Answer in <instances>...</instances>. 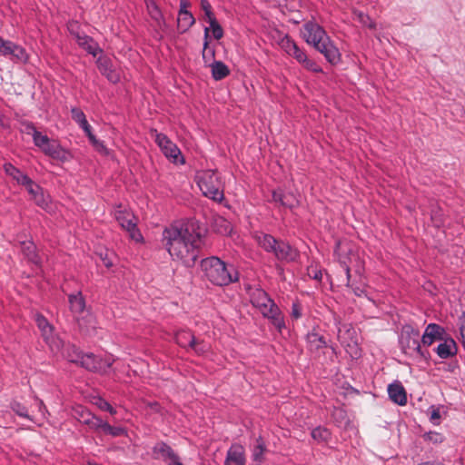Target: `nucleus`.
<instances>
[{"mask_svg": "<svg viewBox=\"0 0 465 465\" xmlns=\"http://www.w3.org/2000/svg\"><path fill=\"white\" fill-rule=\"evenodd\" d=\"M201 238L197 222L172 224L163 232V244L173 260L188 267L194 265L198 258Z\"/></svg>", "mask_w": 465, "mask_h": 465, "instance_id": "f257e3e1", "label": "nucleus"}, {"mask_svg": "<svg viewBox=\"0 0 465 465\" xmlns=\"http://www.w3.org/2000/svg\"><path fill=\"white\" fill-rule=\"evenodd\" d=\"M302 34L306 43L322 54L329 63L337 64L341 61L338 48L320 25L307 22L302 26Z\"/></svg>", "mask_w": 465, "mask_h": 465, "instance_id": "f03ea898", "label": "nucleus"}, {"mask_svg": "<svg viewBox=\"0 0 465 465\" xmlns=\"http://www.w3.org/2000/svg\"><path fill=\"white\" fill-rule=\"evenodd\" d=\"M201 266L205 277L217 286H226L239 280V273L234 266L226 264L216 256L203 259Z\"/></svg>", "mask_w": 465, "mask_h": 465, "instance_id": "7ed1b4c3", "label": "nucleus"}, {"mask_svg": "<svg viewBox=\"0 0 465 465\" xmlns=\"http://www.w3.org/2000/svg\"><path fill=\"white\" fill-rule=\"evenodd\" d=\"M253 238L260 247L267 252L273 253L280 262H292L299 258L300 254L297 249L287 242L277 240L271 234L255 232Z\"/></svg>", "mask_w": 465, "mask_h": 465, "instance_id": "20e7f679", "label": "nucleus"}, {"mask_svg": "<svg viewBox=\"0 0 465 465\" xmlns=\"http://www.w3.org/2000/svg\"><path fill=\"white\" fill-rule=\"evenodd\" d=\"M195 182L205 197L216 203L223 201L224 186L215 171L203 170L198 172L195 175Z\"/></svg>", "mask_w": 465, "mask_h": 465, "instance_id": "39448f33", "label": "nucleus"}, {"mask_svg": "<svg viewBox=\"0 0 465 465\" xmlns=\"http://www.w3.org/2000/svg\"><path fill=\"white\" fill-rule=\"evenodd\" d=\"M252 303L259 309L264 317L271 320L279 331L285 327L283 316L280 309L263 290L257 289L252 292Z\"/></svg>", "mask_w": 465, "mask_h": 465, "instance_id": "423d86ee", "label": "nucleus"}, {"mask_svg": "<svg viewBox=\"0 0 465 465\" xmlns=\"http://www.w3.org/2000/svg\"><path fill=\"white\" fill-rule=\"evenodd\" d=\"M400 345L402 351L415 359H427L428 351H423L420 343V331L407 324L402 327Z\"/></svg>", "mask_w": 465, "mask_h": 465, "instance_id": "0eeeda50", "label": "nucleus"}, {"mask_svg": "<svg viewBox=\"0 0 465 465\" xmlns=\"http://www.w3.org/2000/svg\"><path fill=\"white\" fill-rule=\"evenodd\" d=\"M70 310L74 314V320L77 322L79 328L85 333L90 332V329L94 328V320L92 314L85 312V302L81 292L70 294L69 297Z\"/></svg>", "mask_w": 465, "mask_h": 465, "instance_id": "6e6552de", "label": "nucleus"}, {"mask_svg": "<svg viewBox=\"0 0 465 465\" xmlns=\"http://www.w3.org/2000/svg\"><path fill=\"white\" fill-rule=\"evenodd\" d=\"M335 323L338 326L337 338L339 341L351 357L358 358L361 353L355 329L349 323H341L338 318H335Z\"/></svg>", "mask_w": 465, "mask_h": 465, "instance_id": "1a4fd4ad", "label": "nucleus"}, {"mask_svg": "<svg viewBox=\"0 0 465 465\" xmlns=\"http://www.w3.org/2000/svg\"><path fill=\"white\" fill-rule=\"evenodd\" d=\"M334 253L339 262L341 263V265L342 266L343 270L346 272V286L351 288L355 295L361 296V294L363 293V290L361 289L360 287H352V285H351V270L348 264V262L351 261V257H349V254H352L351 246L346 242H338L336 244Z\"/></svg>", "mask_w": 465, "mask_h": 465, "instance_id": "9d476101", "label": "nucleus"}, {"mask_svg": "<svg viewBox=\"0 0 465 465\" xmlns=\"http://www.w3.org/2000/svg\"><path fill=\"white\" fill-rule=\"evenodd\" d=\"M114 361V359L113 357L99 359L94 353H83L78 364L87 371L105 374L107 370L112 367Z\"/></svg>", "mask_w": 465, "mask_h": 465, "instance_id": "9b49d317", "label": "nucleus"}, {"mask_svg": "<svg viewBox=\"0 0 465 465\" xmlns=\"http://www.w3.org/2000/svg\"><path fill=\"white\" fill-rule=\"evenodd\" d=\"M115 218L120 226L129 233L132 240L140 242L143 239L136 226V218L132 213L119 210L115 212Z\"/></svg>", "mask_w": 465, "mask_h": 465, "instance_id": "f8f14e48", "label": "nucleus"}, {"mask_svg": "<svg viewBox=\"0 0 465 465\" xmlns=\"http://www.w3.org/2000/svg\"><path fill=\"white\" fill-rule=\"evenodd\" d=\"M35 322L50 348L53 351H59L63 347V341L54 334V327L49 323L47 319L41 314H36Z\"/></svg>", "mask_w": 465, "mask_h": 465, "instance_id": "ddd939ff", "label": "nucleus"}, {"mask_svg": "<svg viewBox=\"0 0 465 465\" xmlns=\"http://www.w3.org/2000/svg\"><path fill=\"white\" fill-rule=\"evenodd\" d=\"M155 143L161 148L163 153L173 163H184L183 157L178 146L173 143L165 134H155Z\"/></svg>", "mask_w": 465, "mask_h": 465, "instance_id": "4468645a", "label": "nucleus"}, {"mask_svg": "<svg viewBox=\"0 0 465 465\" xmlns=\"http://www.w3.org/2000/svg\"><path fill=\"white\" fill-rule=\"evenodd\" d=\"M448 334L443 327L436 323H430L422 335L421 341L426 346H430L435 341H442Z\"/></svg>", "mask_w": 465, "mask_h": 465, "instance_id": "2eb2a0df", "label": "nucleus"}, {"mask_svg": "<svg viewBox=\"0 0 465 465\" xmlns=\"http://www.w3.org/2000/svg\"><path fill=\"white\" fill-rule=\"evenodd\" d=\"M189 5L190 4L186 0H181L177 26L182 33L189 30V28L195 23L193 15L187 10Z\"/></svg>", "mask_w": 465, "mask_h": 465, "instance_id": "dca6fc26", "label": "nucleus"}, {"mask_svg": "<svg viewBox=\"0 0 465 465\" xmlns=\"http://www.w3.org/2000/svg\"><path fill=\"white\" fill-rule=\"evenodd\" d=\"M288 55L293 57L299 64H301L305 69L313 73L322 72L320 65H318L313 60L310 59L306 53L300 49L298 45H295V47L292 48Z\"/></svg>", "mask_w": 465, "mask_h": 465, "instance_id": "f3484780", "label": "nucleus"}, {"mask_svg": "<svg viewBox=\"0 0 465 465\" xmlns=\"http://www.w3.org/2000/svg\"><path fill=\"white\" fill-rule=\"evenodd\" d=\"M245 450L242 445L232 444L226 453L224 465H245Z\"/></svg>", "mask_w": 465, "mask_h": 465, "instance_id": "a211bd4d", "label": "nucleus"}, {"mask_svg": "<svg viewBox=\"0 0 465 465\" xmlns=\"http://www.w3.org/2000/svg\"><path fill=\"white\" fill-rule=\"evenodd\" d=\"M97 66L102 74H104L111 83L116 84L120 81V74L114 69L112 61L106 56H101L97 59Z\"/></svg>", "mask_w": 465, "mask_h": 465, "instance_id": "6ab92c4d", "label": "nucleus"}, {"mask_svg": "<svg viewBox=\"0 0 465 465\" xmlns=\"http://www.w3.org/2000/svg\"><path fill=\"white\" fill-rule=\"evenodd\" d=\"M153 453L155 459H162L165 461L168 460V465L175 462L181 463L172 448L163 442L157 443L153 447Z\"/></svg>", "mask_w": 465, "mask_h": 465, "instance_id": "aec40b11", "label": "nucleus"}, {"mask_svg": "<svg viewBox=\"0 0 465 465\" xmlns=\"http://www.w3.org/2000/svg\"><path fill=\"white\" fill-rule=\"evenodd\" d=\"M388 393L390 396V399L401 405L404 406L407 403V393L402 386V384L400 381H395L388 386Z\"/></svg>", "mask_w": 465, "mask_h": 465, "instance_id": "412c9836", "label": "nucleus"}, {"mask_svg": "<svg viewBox=\"0 0 465 465\" xmlns=\"http://www.w3.org/2000/svg\"><path fill=\"white\" fill-rule=\"evenodd\" d=\"M436 348L438 356L441 359H448L457 353V344L452 338L446 337Z\"/></svg>", "mask_w": 465, "mask_h": 465, "instance_id": "4be33fe9", "label": "nucleus"}, {"mask_svg": "<svg viewBox=\"0 0 465 465\" xmlns=\"http://www.w3.org/2000/svg\"><path fill=\"white\" fill-rule=\"evenodd\" d=\"M45 154L59 161L67 159V153L64 150L56 141H49L42 149Z\"/></svg>", "mask_w": 465, "mask_h": 465, "instance_id": "5701e85b", "label": "nucleus"}, {"mask_svg": "<svg viewBox=\"0 0 465 465\" xmlns=\"http://www.w3.org/2000/svg\"><path fill=\"white\" fill-rule=\"evenodd\" d=\"M4 171L7 176L12 178L18 185L25 186L31 178L10 163L4 164Z\"/></svg>", "mask_w": 465, "mask_h": 465, "instance_id": "b1692460", "label": "nucleus"}, {"mask_svg": "<svg viewBox=\"0 0 465 465\" xmlns=\"http://www.w3.org/2000/svg\"><path fill=\"white\" fill-rule=\"evenodd\" d=\"M306 341L308 348L312 353H318L321 349L327 346L323 336L320 335L314 331L307 334Z\"/></svg>", "mask_w": 465, "mask_h": 465, "instance_id": "393cba45", "label": "nucleus"}, {"mask_svg": "<svg viewBox=\"0 0 465 465\" xmlns=\"http://www.w3.org/2000/svg\"><path fill=\"white\" fill-rule=\"evenodd\" d=\"M21 251L25 257L28 260V262L34 264L40 263V258L36 253V248L35 243L32 241H23L20 242Z\"/></svg>", "mask_w": 465, "mask_h": 465, "instance_id": "a878e982", "label": "nucleus"}, {"mask_svg": "<svg viewBox=\"0 0 465 465\" xmlns=\"http://www.w3.org/2000/svg\"><path fill=\"white\" fill-rule=\"evenodd\" d=\"M209 66L212 70V76L216 81L224 79L230 74L228 66L222 61H213Z\"/></svg>", "mask_w": 465, "mask_h": 465, "instance_id": "bb28decb", "label": "nucleus"}, {"mask_svg": "<svg viewBox=\"0 0 465 465\" xmlns=\"http://www.w3.org/2000/svg\"><path fill=\"white\" fill-rule=\"evenodd\" d=\"M267 451L266 445L262 437L256 439L255 444L252 450V460L258 465L264 461V454Z\"/></svg>", "mask_w": 465, "mask_h": 465, "instance_id": "cd10ccee", "label": "nucleus"}, {"mask_svg": "<svg viewBox=\"0 0 465 465\" xmlns=\"http://www.w3.org/2000/svg\"><path fill=\"white\" fill-rule=\"evenodd\" d=\"M62 351L63 355L71 362L78 364L83 352L74 345L67 344L64 345L63 342V347L59 350Z\"/></svg>", "mask_w": 465, "mask_h": 465, "instance_id": "c85d7f7f", "label": "nucleus"}, {"mask_svg": "<svg viewBox=\"0 0 465 465\" xmlns=\"http://www.w3.org/2000/svg\"><path fill=\"white\" fill-rule=\"evenodd\" d=\"M194 335L190 331H179L175 334L177 344L183 348L189 349L194 342Z\"/></svg>", "mask_w": 465, "mask_h": 465, "instance_id": "c756f323", "label": "nucleus"}, {"mask_svg": "<svg viewBox=\"0 0 465 465\" xmlns=\"http://www.w3.org/2000/svg\"><path fill=\"white\" fill-rule=\"evenodd\" d=\"M75 38L80 46L85 49L88 53L96 55L97 46L94 45L93 39L85 35L75 34Z\"/></svg>", "mask_w": 465, "mask_h": 465, "instance_id": "7c9ffc66", "label": "nucleus"}, {"mask_svg": "<svg viewBox=\"0 0 465 465\" xmlns=\"http://www.w3.org/2000/svg\"><path fill=\"white\" fill-rule=\"evenodd\" d=\"M147 7V11L153 20H154L158 25H161L163 21V17L161 10L156 5L154 0H144Z\"/></svg>", "mask_w": 465, "mask_h": 465, "instance_id": "2f4dec72", "label": "nucleus"}, {"mask_svg": "<svg viewBox=\"0 0 465 465\" xmlns=\"http://www.w3.org/2000/svg\"><path fill=\"white\" fill-rule=\"evenodd\" d=\"M213 226L221 234H227L231 232V223L222 216H217L213 219Z\"/></svg>", "mask_w": 465, "mask_h": 465, "instance_id": "473e14b6", "label": "nucleus"}, {"mask_svg": "<svg viewBox=\"0 0 465 465\" xmlns=\"http://www.w3.org/2000/svg\"><path fill=\"white\" fill-rule=\"evenodd\" d=\"M9 58L15 62L25 63L28 59V54L22 46L15 44Z\"/></svg>", "mask_w": 465, "mask_h": 465, "instance_id": "72a5a7b5", "label": "nucleus"}, {"mask_svg": "<svg viewBox=\"0 0 465 465\" xmlns=\"http://www.w3.org/2000/svg\"><path fill=\"white\" fill-rule=\"evenodd\" d=\"M208 37H209V29L205 28L204 30V44H203V59L204 60L205 64L210 63L212 60L214 59V50L209 48L208 46Z\"/></svg>", "mask_w": 465, "mask_h": 465, "instance_id": "f704fd0d", "label": "nucleus"}, {"mask_svg": "<svg viewBox=\"0 0 465 465\" xmlns=\"http://www.w3.org/2000/svg\"><path fill=\"white\" fill-rule=\"evenodd\" d=\"M312 437L319 442H325L331 437V432L326 428L317 427L312 430Z\"/></svg>", "mask_w": 465, "mask_h": 465, "instance_id": "c9c22d12", "label": "nucleus"}, {"mask_svg": "<svg viewBox=\"0 0 465 465\" xmlns=\"http://www.w3.org/2000/svg\"><path fill=\"white\" fill-rule=\"evenodd\" d=\"M354 15L359 23H361L362 25L367 26L371 29H374L376 25L375 23L371 19V17L361 11L354 12Z\"/></svg>", "mask_w": 465, "mask_h": 465, "instance_id": "e433bc0d", "label": "nucleus"}, {"mask_svg": "<svg viewBox=\"0 0 465 465\" xmlns=\"http://www.w3.org/2000/svg\"><path fill=\"white\" fill-rule=\"evenodd\" d=\"M279 45L287 54H289L297 44L289 35H283L279 41Z\"/></svg>", "mask_w": 465, "mask_h": 465, "instance_id": "4c0bfd02", "label": "nucleus"}, {"mask_svg": "<svg viewBox=\"0 0 465 465\" xmlns=\"http://www.w3.org/2000/svg\"><path fill=\"white\" fill-rule=\"evenodd\" d=\"M190 349L193 350L195 353L202 355L210 350V345L203 341L194 338V342L191 345Z\"/></svg>", "mask_w": 465, "mask_h": 465, "instance_id": "58836bf2", "label": "nucleus"}, {"mask_svg": "<svg viewBox=\"0 0 465 465\" xmlns=\"http://www.w3.org/2000/svg\"><path fill=\"white\" fill-rule=\"evenodd\" d=\"M103 432L104 434H108L113 437L123 436V435H125V433H126V431L124 428L112 426L108 422H106V424L104 425V429Z\"/></svg>", "mask_w": 465, "mask_h": 465, "instance_id": "ea45409f", "label": "nucleus"}, {"mask_svg": "<svg viewBox=\"0 0 465 465\" xmlns=\"http://www.w3.org/2000/svg\"><path fill=\"white\" fill-rule=\"evenodd\" d=\"M208 23L210 24L213 37L216 40H220L223 36V30L217 22L216 18H212L210 21H208Z\"/></svg>", "mask_w": 465, "mask_h": 465, "instance_id": "a19ab883", "label": "nucleus"}, {"mask_svg": "<svg viewBox=\"0 0 465 465\" xmlns=\"http://www.w3.org/2000/svg\"><path fill=\"white\" fill-rule=\"evenodd\" d=\"M71 116L72 119L79 125L87 122L84 113L80 108L73 107L71 109Z\"/></svg>", "mask_w": 465, "mask_h": 465, "instance_id": "79ce46f5", "label": "nucleus"}, {"mask_svg": "<svg viewBox=\"0 0 465 465\" xmlns=\"http://www.w3.org/2000/svg\"><path fill=\"white\" fill-rule=\"evenodd\" d=\"M36 205L39 207L45 209L48 205L49 202V196L45 195L43 188L40 190V192L33 198V200Z\"/></svg>", "mask_w": 465, "mask_h": 465, "instance_id": "37998d69", "label": "nucleus"}, {"mask_svg": "<svg viewBox=\"0 0 465 465\" xmlns=\"http://www.w3.org/2000/svg\"><path fill=\"white\" fill-rule=\"evenodd\" d=\"M14 45L15 43L0 37V54L10 57Z\"/></svg>", "mask_w": 465, "mask_h": 465, "instance_id": "c03bdc74", "label": "nucleus"}, {"mask_svg": "<svg viewBox=\"0 0 465 465\" xmlns=\"http://www.w3.org/2000/svg\"><path fill=\"white\" fill-rule=\"evenodd\" d=\"M33 140H34L35 144L37 147H39L40 149H42L50 141V139L48 138L47 135L43 134L40 132L35 133V135L33 136Z\"/></svg>", "mask_w": 465, "mask_h": 465, "instance_id": "a18cd8bd", "label": "nucleus"}, {"mask_svg": "<svg viewBox=\"0 0 465 465\" xmlns=\"http://www.w3.org/2000/svg\"><path fill=\"white\" fill-rule=\"evenodd\" d=\"M296 205H298V200L292 193L284 194L282 206L292 209Z\"/></svg>", "mask_w": 465, "mask_h": 465, "instance_id": "49530a36", "label": "nucleus"}, {"mask_svg": "<svg viewBox=\"0 0 465 465\" xmlns=\"http://www.w3.org/2000/svg\"><path fill=\"white\" fill-rule=\"evenodd\" d=\"M25 190L31 196V200L40 192L42 189L37 183H35L32 179L26 183L25 186Z\"/></svg>", "mask_w": 465, "mask_h": 465, "instance_id": "de8ad7c7", "label": "nucleus"}, {"mask_svg": "<svg viewBox=\"0 0 465 465\" xmlns=\"http://www.w3.org/2000/svg\"><path fill=\"white\" fill-rule=\"evenodd\" d=\"M201 8L204 12V15L207 18V22L210 21L212 18H215L212 11V5L208 0H201Z\"/></svg>", "mask_w": 465, "mask_h": 465, "instance_id": "09e8293b", "label": "nucleus"}, {"mask_svg": "<svg viewBox=\"0 0 465 465\" xmlns=\"http://www.w3.org/2000/svg\"><path fill=\"white\" fill-rule=\"evenodd\" d=\"M106 421H104L97 416H94L91 421L88 422V426L93 430H102L104 431Z\"/></svg>", "mask_w": 465, "mask_h": 465, "instance_id": "8fccbe9b", "label": "nucleus"}, {"mask_svg": "<svg viewBox=\"0 0 465 465\" xmlns=\"http://www.w3.org/2000/svg\"><path fill=\"white\" fill-rule=\"evenodd\" d=\"M78 414H79V420L82 423L86 424V425H88V422L91 421V420H93L94 417L95 416L93 413H91L90 411H88L87 410H81L80 411H78Z\"/></svg>", "mask_w": 465, "mask_h": 465, "instance_id": "3c124183", "label": "nucleus"}, {"mask_svg": "<svg viewBox=\"0 0 465 465\" xmlns=\"http://www.w3.org/2000/svg\"><path fill=\"white\" fill-rule=\"evenodd\" d=\"M308 276L312 279H314L318 282H321L322 281V271L319 270L317 267L315 266H311L308 268Z\"/></svg>", "mask_w": 465, "mask_h": 465, "instance_id": "603ef678", "label": "nucleus"}, {"mask_svg": "<svg viewBox=\"0 0 465 465\" xmlns=\"http://www.w3.org/2000/svg\"><path fill=\"white\" fill-rule=\"evenodd\" d=\"M89 141L98 152L107 154V148L104 146L103 142L97 140L95 136H92Z\"/></svg>", "mask_w": 465, "mask_h": 465, "instance_id": "864d4df0", "label": "nucleus"}, {"mask_svg": "<svg viewBox=\"0 0 465 465\" xmlns=\"http://www.w3.org/2000/svg\"><path fill=\"white\" fill-rule=\"evenodd\" d=\"M13 410L19 416L29 419L27 409L20 403H15L13 405Z\"/></svg>", "mask_w": 465, "mask_h": 465, "instance_id": "5fc2aeb1", "label": "nucleus"}, {"mask_svg": "<svg viewBox=\"0 0 465 465\" xmlns=\"http://www.w3.org/2000/svg\"><path fill=\"white\" fill-rule=\"evenodd\" d=\"M440 412L439 409L432 408L430 415V420L435 424L438 425L440 423Z\"/></svg>", "mask_w": 465, "mask_h": 465, "instance_id": "6e6d98bb", "label": "nucleus"}, {"mask_svg": "<svg viewBox=\"0 0 465 465\" xmlns=\"http://www.w3.org/2000/svg\"><path fill=\"white\" fill-rule=\"evenodd\" d=\"M283 196H284V193L282 191H280V190L273 191L272 194V202H274L275 203L282 206V201H283Z\"/></svg>", "mask_w": 465, "mask_h": 465, "instance_id": "4d7b16f0", "label": "nucleus"}, {"mask_svg": "<svg viewBox=\"0 0 465 465\" xmlns=\"http://www.w3.org/2000/svg\"><path fill=\"white\" fill-rule=\"evenodd\" d=\"M24 129L23 132H25L27 134L32 135V137L35 135V133H37L38 131L35 129L33 124L26 123L23 124Z\"/></svg>", "mask_w": 465, "mask_h": 465, "instance_id": "13d9d810", "label": "nucleus"}, {"mask_svg": "<svg viewBox=\"0 0 465 465\" xmlns=\"http://www.w3.org/2000/svg\"><path fill=\"white\" fill-rule=\"evenodd\" d=\"M427 439L435 443L441 442L443 440L442 435L437 432H429L427 434Z\"/></svg>", "mask_w": 465, "mask_h": 465, "instance_id": "bf43d9fd", "label": "nucleus"}, {"mask_svg": "<svg viewBox=\"0 0 465 465\" xmlns=\"http://www.w3.org/2000/svg\"><path fill=\"white\" fill-rule=\"evenodd\" d=\"M292 316L294 319H299L302 317V309L299 303L292 304Z\"/></svg>", "mask_w": 465, "mask_h": 465, "instance_id": "052dcab7", "label": "nucleus"}, {"mask_svg": "<svg viewBox=\"0 0 465 465\" xmlns=\"http://www.w3.org/2000/svg\"><path fill=\"white\" fill-rule=\"evenodd\" d=\"M83 130L84 132L85 133V134L87 135L88 139H90L92 136H94L92 133V127L91 125L88 124V122H85V124H83L81 125H79Z\"/></svg>", "mask_w": 465, "mask_h": 465, "instance_id": "680f3d73", "label": "nucleus"}, {"mask_svg": "<svg viewBox=\"0 0 465 465\" xmlns=\"http://www.w3.org/2000/svg\"><path fill=\"white\" fill-rule=\"evenodd\" d=\"M95 404L102 411H106L109 408V406L111 405L108 401H106L103 399H98L97 401L95 402Z\"/></svg>", "mask_w": 465, "mask_h": 465, "instance_id": "e2e57ef3", "label": "nucleus"}, {"mask_svg": "<svg viewBox=\"0 0 465 465\" xmlns=\"http://www.w3.org/2000/svg\"><path fill=\"white\" fill-rule=\"evenodd\" d=\"M36 401H37V406H38L39 411L44 414V412L46 411L45 405L44 404L43 401L38 400V399Z\"/></svg>", "mask_w": 465, "mask_h": 465, "instance_id": "0e129e2a", "label": "nucleus"}, {"mask_svg": "<svg viewBox=\"0 0 465 465\" xmlns=\"http://www.w3.org/2000/svg\"><path fill=\"white\" fill-rule=\"evenodd\" d=\"M418 465H445L443 463H440V462H430V461H426V462H422V463H420Z\"/></svg>", "mask_w": 465, "mask_h": 465, "instance_id": "69168bd1", "label": "nucleus"}, {"mask_svg": "<svg viewBox=\"0 0 465 465\" xmlns=\"http://www.w3.org/2000/svg\"><path fill=\"white\" fill-rule=\"evenodd\" d=\"M103 261H104V264L108 268L113 265V262L107 258L103 259Z\"/></svg>", "mask_w": 465, "mask_h": 465, "instance_id": "338daca9", "label": "nucleus"}, {"mask_svg": "<svg viewBox=\"0 0 465 465\" xmlns=\"http://www.w3.org/2000/svg\"><path fill=\"white\" fill-rule=\"evenodd\" d=\"M105 411L110 412L112 415H114L116 413L115 409H114L111 405L109 406V408Z\"/></svg>", "mask_w": 465, "mask_h": 465, "instance_id": "774afa93", "label": "nucleus"}]
</instances>
